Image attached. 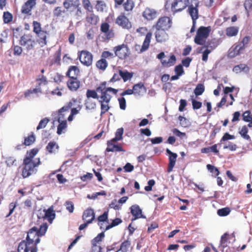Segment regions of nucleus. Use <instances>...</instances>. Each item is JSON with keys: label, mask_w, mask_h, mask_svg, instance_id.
I'll return each mask as SVG.
<instances>
[{"label": "nucleus", "mask_w": 252, "mask_h": 252, "mask_svg": "<svg viewBox=\"0 0 252 252\" xmlns=\"http://www.w3.org/2000/svg\"><path fill=\"white\" fill-rule=\"evenodd\" d=\"M38 152L37 149L34 148L27 152L28 156L24 158L23 160L24 167L22 175L24 178H27L37 172V169L35 168L40 164V159L38 158V160L36 162H33L32 159Z\"/></svg>", "instance_id": "1"}, {"label": "nucleus", "mask_w": 252, "mask_h": 252, "mask_svg": "<svg viewBox=\"0 0 252 252\" xmlns=\"http://www.w3.org/2000/svg\"><path fill=\"white\" fill-rule=\"evenodd\" d=\"M47 228L48 226L46 223L41 225L39 228L35 226L32 227L28 232L26 240L33 247L37 248V245L40 241L39 237L44 235Z\"/></svg>", "instance_id": "2"}, {"label": "nucleus", "mask_w": 252, "mask_h": 252, "mask_svg": "<svg viewBox=\"0 0 252 252\" xmlns=\"http://www.w3.org/2000/svg\"><path fill=\"white\" fill-rule=\"evenodd\" d=\"M105 81L100 83L96 87V91L99 94V100L110 102L113 95L117 94L118 90L111 87H107Z\"/></svg>", "instance_id": "3"}, {"label": "nucleus", "mask_w": 252, "mask_h": 252, "mask_svg": "<svg viewBox=\"0 0 252 252\" xmlns=\"http://www.w3.org/2000/svg\"><path fill=\"white\" fill-rule=\"evenodd\" d=\"M73 102H76V100L75 99H72L71 101L66 103L65 105H64L59 110L58 121L59 123V124L57 127V134L59 135H60L63 132V130H65L67 127L66 120H63L64 117V114H63V113L69 111L70 109L73 106Z\"/></svg>", "instance_id": "4"}, {"label": "nucleus", "mask_w": 252, "mask_h": 252, "mask_svg": "<svg viewBox=\"0 0 252 252\" xmlns=\"http://www.w3.org/2000/svg\"><path fill=\"white\" fill-rule=\"evenodd\" d=\"M33 32L36 36V42H37L41 47H44L47 44V35L48 32L47 31L42 30L41 24L36 21L32 22Z\"/></svg>", "instance_id": "5"}, {"label": "nucleus", "mask_w": 252, "mask_h": 252, "mask_svg": "<svg viewBox=\"0 0 252 252\" xmlns=\"http://www.w3.org/2000/svg\"><path fill=\"white\" fill-rule=\"evenodd\" d=\"M63 6L67 13L71 14L74 13L77 17H81L82 15L80 0H64Z\"/></svg>", "instance_id": "6"}, {"label": "nucleus", "mask_w": 252, "mask_h": 252, "mask_svg": "<svg viewBox=\"0 0 252 252\" xmlns=\"http://www.w3.org/2000/svg\"><path fill=\"white\" fill-rule=\"evenodd\" d=\"M211 31L210 26L208 27H200L196 32V34L194 37V41L197 45H204L206 39L209 36Z\"/></svg>", "instance_id": "7"}, {"label": "nucleus", "mask_w": 252, "mask_h": 252, "mask_svg": "<svg viewBox=\"0 0 252 252\" xmlns=\"http://www.w3.org/2000/svg\"><path fill=\"white\" fill-rule=\"evenodd\" d=\"M19 44L27 52H29L34 49L36 42L31 34L25 33L21 36Z\"/></svg>", "instance_id": "8"}, {"label": "nucleus", "mask_w": 252, "mask_h": 252, "mask_svg": "<svg viewBox=\"0 0 252 252\" xmlns=\"http://www.w3.org/2000/svg\"><path fill=\"white\" fill-rule=\"evenodd\" d=\"M113 51L115 56L121 60H125L130 55V51L129 47L127 44L124 43L114 47L113 48Z\"/></svg>", "instance_id": "9"}, {"label": "nucleus", "mask_w": 252, "mask_h": 252, "mask_svg": "<svg viewBox=\"0 0 252 252\" xmlns=\"http://www.w3.org/2000/svg\"><path fill=\"white\" fill-rule=\"evenodd\" d=\"M114 57L113 53L107 51H103L101 54V59L96 62V67L100 70H105L108 65L106 59H113Z\"/></svg>", "instance_id": "10"}, {"label": "nucleus", "mask_w": 252, "mask_h": 252, "mask_svg": "<svg viewBox=\"0 0 252 252\" xmlns=\"http://www.w3.org/2000/svg\"><path fill=\"white\" fill-rule=\"evenodd\" d=\"M78 57L81 63L86 66H90L93 63V55L87 50H82L78 52Z\"/></svg>", "instance_id": "11"}, {"label": "nucleus", "mask_w": 252, "mask_h": 252, "mask_svg": "<svg viewBox=\"0 0 252 252\" xmlns=\"http://www.w3.org/2000/svg\"><path fill=\"white\" fill-rule=\"evenodd\" d=\"M172 19L167 16L159 18L154 25L155 29L169 30L172 27Z\"/></svg>", "instance_id": "12"}, {"label": "nucleus", "mask_w": 252, "mask_h": 252, "mask_svg": "<svg viewBox=\"0 0 252 252\" xmlns=\"http://www.w3.org/2000/svg\"><path fill=\"white\" fill-rule=\"evenodd\" d=\"M191 0L193 3H191L189 5L187 11L189 14L192 20L193 21H196V20L199 17L198 7L199 1L198 0Z\"/></svg>", "instance_id": "13"}, {"label": "nucleus", "mask_w": 252, "mask_h": 252, "mask_svg": "<svg viewBox=\"0 0 252 252\" xmlns=\"http://www.w3.org/2000/svg\"><path fill=\"white\" fill-rule=\"evenodd\" d=\"M115 23L123 29L128 30L132 28L131 23L124 13L117 17Z\"/></svg>", "instance_id": "14"}, {"label": "nucleus", "mask_w": 252, "mask_h": 252, "mask_svg": "<svg viewBox=\"0 0 252 252\" xmlns=\"http://www.w3.org/2000/svg\"><path fill=\"white\" fill-rule=\"evenodd\" d=\"M152 36V33L151 32H148L146 35L145 38L142 46L139 44L135 45V50L138 53H141L148 50L150 45Z\"/></svg>", "instance_id": "15"}, {"label": "nucleus", "mask_w": 252, "mask_h": 252, "mask_svg": "<svg viewBox=\"0 0 252 252\" xmlns=\"http://www.w3.org/2000/svg\"><path fill=\"white\" fill-rule=\"evenodd\" d=\"M189 5V0H174L171 9L175 12L182 11Z\"/></svg>", "instance_id": "16"}, {"label": "nucleus", "mask_w": 252, "mask_h": 252, "mask_svg": "<svg viewBox=\"0 0 252 252\" xmlns=\"http://www.w3.org/2000/svg\"><path fill=\"white\" fill-rule=\"evenodd\" d=\"M130 213L132 215V218L131 219L132 221L139 219L146 218V217L142 214V210L139 205L137 204L132 205L130 208Z\"/></svg>", "instance_id": "17"}, {"label": "nucleus", "mask_w": 252, "mask_h": 252, "mask_svg": "<svg viewBox=\"0 0 252 252\" xmlns=\"http://www.w3.org/2000/svg\"><path fill=\"white\" fill-rule=\"evenodd\" d=\"M166 152L169 155V163L167 170L168 173H170L173 171L178 156L176 153H173L169 149H166Z\"/></svg>", "instance_id": "18"}, {"label": "nucleus", "mask_w": 252, "mask_h": 252, "mask_svg": "<svg viewBox=\"0 0 252 252\" xmlns=\"http://www.w3.org/2000/svg\"><path fill=\"white\" fill-rule=\"evenodd\" d=\"M231 239H233L234 241L235 240V236L233 234H229L227 233H225L221 236L219 247L222 248V251H223V249L225 248H226L230 243V240Z\"/></svg>", "instance_id": "19"}, {"label": "nucleus", "mask_w": 252, "mask_h": 252, "mask_svg": "<svg viewBox=\"0 0 252 252\" xmlns=\"http://www.w3.org/2000/svg\"><path fill=\"white\" fill-rule=\"evenodd\" d=\"M36 0H28L22 6L21 13L22 14L31 15V11L36 5Z\"/></svg>", "instance_id": "20"}, {"label": "nucleus", "mask_w": 252, "mask_h": 252, "mask_svg": "<svg viewBox=\"0 0 252 252\" xmlns=\"http://www.w3.org/2000/svg\"><path fill=\"white\" fill-rule=\"evenodd\" d=\"M81 82L78 78L68 79L66 82V85L68 89L71 92H76L80 87Z\"/></svg>", "instance_id": "21"}, {"label": "nucleus", "mask_w": 252, "mask_h": 252, "mask_svg": "<svg viewBox=\"0 0 252 252\" xmlns=\"http://www.w3.org/2000/svg\"><path fill=\"white\" fill-rule=\"evenodd\" d=\"M115 142V141H112V139L108 140L107 142V147L106 149V151L108 152H125L121 145H116L114 144Z\"/></svg>", "instance_id": "22"}, {"label": "nucleus", "mask_w": 252, "mask_h": 252, "mask_svg": "<svg viewBox=\"0 0 252 252\" xmlns=\"http://www.w3.org/2000/svg\"><path fill=\"white\" fill-rule=\"evenodd\" d=\"M155 36L156 40L158 42L166 41L168 38V35L166 32L168 30L156 29Z\"/></svg>", "instance_id": "23"}, {"label": "nucleus", "mask_w": 252, "mask_h": 252, "mask_svg": "<svg viewBox=\"0 0 252 252\" xmlns=\"http://www.w3.org/2000/svg\"><path fill=\"white\" fill-rule=\"evenodd\" d=\"M34 247L27 240L22 241L18 247V252H29Z\"/></svg>", "instance_id": "24"}, {"label": "nucleus", "mask_w": 252, "mask_h": 252, "mask_svg": "<svg viewBox=\"0 0 252 252\" xmlns=\"http://www.w3.org/2000/svg\"><path fill=\"white\" fill-rule=\"evenodd\" d=\"M134 94L136 96H142L146 92V88L143 83L140 82L133 86Z\"/></svg>", "instance_id": "25"}, {"label": "nucleus", "mask_w": 252, "mask_h": 252, "mask_svg": "<svg viewBox=\"0 0 252 252\" xmlns=\"http://www.w3.org/2000/svg\"><path fill=\"white\" fill-rule=\"evenodd\" d=\"M95 219L94 211L92 208H88L83 212L82 219L83 220L91 221V223Z\"/></svg>", "instance_id": "26"}, {"label": "nucleus", "mask_w": 252, "mask_h": 252, "mask_svg": "<svg viewBox=\"0 0 252 252\" xmlns=\"http://www.w3.org/2000/svg\"><path fill=\"white\" fill-rule=\"evenodd\" d=\"M79 72L80 70L77 66L72 65L69 67L65 75L68 79L78 78Z\"/></svg>", "instance_id": "27"}, {"label": "nucleus", "mask_w": 252, "mask_h": 252, "mask_svg": "<svg viewBox=\"0 0 252 252\" xmlns=\"http://www.w3.org/2000/svg\"><path fill=\"white\" fill-rule=\"evenodd\" d=\"M157 14L155 10L146 8L143 13V16L148 20H152L156 18Z\"/></svg>", "instance_id": "28"}, {"label": "nucleus", "mask_w": 252, "mask_h": 252, "mask_svg": "<svg viewBox=\"0 0 252 252\" xmlns=\"http://www.w3.org/2000/svg\"><path fill=\"white\" fill-rule=\"evenodd\" d=\"M99 17L94 13L87 14L86 17V21L88 23L92 25H96L99 21Z\"/></svg>", "instance_id": "29"}, {"label": "nucleus", "mask_w": 252, "mask_h": 252, "mask_svg": "<svg viewBox=\"0 0 252 252\" xmlns=\"http://www.w3.org/2000/svg\"><path fill=\"white\" fill-rule=\"evenodd\" d=\"M209 45H204L203 46L201 47L200 48H198V53L201 52L204 48H206V49L202 53V60L204 62H207L208 58V55L211 52L212 50H213L214 48L212 49H209Z\"/></svg>", "instance_id": "30"}, {"label": "nucleus", "mask_w": 252, "mask_h": 252, "mask_svg": "<svg viewBox=\"0 0 252 252\" xmlns=\"http://www.w3.org/2000/svg\"><path fill=\"white\" fill-rule=\"evenodd\" d=\"M55 218V213L52 207H50L47 210H45V213L43 216V219H47L49 222H51Z\"/></svg>", "instance_id": "31"}, {"label": "nucleus", "mask_w": 252, "mask_h": 252, "mask_svg": "<svg viewBox=\"0 0 252 252\" xmlns=\"http://www.w3.org/2000/svg\"><path fill=\"white\" fill-rule=\"evenodd\" d=\"M176 61V58L174 55H172L170 56L168 61L165 60H161V63L162 65L164 67H170L174 65Z\"/></svg>", "instance_id": "32"}, {"label": "nucleus", "mask_w": 252, "mask_h": 252, "mask_svg": "<svg viewBox=\"0 0 252 252\" xmlns=\"http://www.w3.org/2000/svg\"><path fill=\"white\" fill-rule=\"evenodd\" d=\"M119 73L120 76L122 78L124 82L131 79L133 77V73L132 72H129L127 70H119Z\"/></svg>", "instance_id": "33"}, {"label": "nucleus", "mask_w": 252, "mask_h": 252, "mask_svg": "<svg viewBox=\"0 0 252 252\" xmlns=\"http://www.w3.org/2000/svg\"><path fill=\"white\" fill-rule=\"evenodd\" d=\"M58 149L59 146L55 141L50 142L46 147V150L50 154L55 153Z\"/></svg>", "instance_id": "34"}, {"label": "nucleus", "mask_w": 252, "mask_h": 252, "mask_svg": "<svg viewBox=\"0 0 252 252\" xmlns=\"http://www.w3.org/2000/svg\"><path fill=\"white\" fill-rule=\"evenodd\" d=\"M244 50V46H241V44H239L235 45L232 51L230 52L229 54L231 57H234L239 55L241 52Z\"/></svg>", "instance_id": "35"}, {"label": "nucleus", "mask_w": 252, "mask_h": 252, "mask_svg": "<svg viewBox=\"0 0 252 252\" xmlns=\"http://www.w3.org/2000/svg\"><path fill=\"white\" fill-rule=\"evenodd\" d=\"M239 31V29L237 27H229L226 28L225 30L226 35L229 37L236 36Z\"/></svg>", "instance_id": "36"}, {"label": "nucleus", "mask_w": 252, "mask_h": 252, "mask_svg": "<svg viewBox=\"0 0 252 252\" xmlns=\"http://www.w3.org/2000/svg\"><path fill=\"white\" fill-rule=\"evenodd\" d=\"M248 128L246 125L242 126V128L240 129L239 133L240 134L242 137L244 139L248 141H251V139L249 135H248Z\"/></svg>", "instance_id": "37"}, {"label": "nucleus", "mask_w": 252, "mask_h": 252, "mask_svg": "<svg viewBox=\"0 0 252 252\" xmlns=\"http://www.w3.org/2000/svg\"><path fill=\"white\" fill-rule=\"evenodd\" d=\"M130 245V241L128 240H125L122 243L119 249L115 252H127Z\"/></svg>", "instance_id": "38"}, {"label": "nucleus", "mask_w": 252, "mask_h": 252, "mask_svg": "<svg viewBox=\"0 0 252 252\" xmlns=\"http://www.w3.org/2000/svg\"><path fill=\"white\" fill-rule=\"evenodd\" d=\"M98 102L100 104V116H102L110 109V107L109 105V102H106L102 100H98Z\"/></svg>", "instance_id": "39"}, {"label": "nucleus", "mask_w": 252, "mask_h": 252, "mask_svg": "<svg viewBox=\"0 0 252 252\" xmlns=\"http://www.w3.org/2000/svg\"><path fill=\"white\" fill-rule=\"evenodd\" d=\"M61 50L60 49L54 55L53 59L51 61V65L60 64L61 61Z\"/></svg>", "instance_id": "40"}, {"label": "nucleus", "mask_w": 252, "mask_h": 252, "mask_svg": "<svg viewBox=\"0 0 252 252\" xmlns=\"http://www.w3.org/2000/svg\"><path fill=\"white\" fill-rule=\"evenodd\" d=\"M123 7L126 11H131L134 7V3L132 0H127L123 4Z\"/></svg>", "instance_id": "41"}, {"label": "nucleus", "mask_w": 252, "mask_h": 252, "mask_svg": "<svg viewBox=\"0 0 252 252\" xmlns=\"http://www.w3.org/2000/svg\"><path fill=\"white\" fill-rule=\"evenodd\" d=\"M97 93L96 89L95 90L88 89L86 92V96L88 99H90L91 97L94 99H97L99 100V94Z\"/></svg>", "instance_id": "42"}, {"label": "nucleus", "mask_w": 252, "mask_h": 252, "mask_svg": "<svg viewBox=\"0 0 252 252\" xmlns=\"http://www.w3.org/2000/svg\"><path fill=\"white\" fill-rule=\"evenodd\" d=\"M11 50L13 51V54L15 56H21L23 53V49L21 46L19 45H12Z\"/></svg>", "instance_id": "43"}, {"label": "nucleus", "mask_w": 252, "mask_h": 252, "mask_svg": "<svg viewBox=\"0 0 252 252\" xmlns=\"http://www.w3.org/2000/svg\"><path fill=\"white\" fill-rule=\"evenodd\" d=\"M42 90L41 88H35L33 89H29L27 90L24 93V96L25 97H28L30 96L31 94H38V93H41Z\"/></svg>", "instance_id": "44"}, {"label": "nucleus", "mask_w": 252, "mask_h": 252, "mask_svg": "<svg viewBox=\"0 0 252 252\" xmlns=\"http://www.w3.org/2000/svg\"><path fill=\"white\" fill-rule=\"evenodd\" d=\"M205 91V87L203 84H198L194 90V93L196 96L201 95Z\"/></svg>", "instance_id": "45"}, {"label": "nucleus", "mask_w": 252, "mask_h": 252, "mask_svg": "<svg viewBox=\"0 0 252 252\" xmlns=\"http://www.w3.org/2000/svg\"><path fill=\"white\" fill-rule=\"evenodd\" d=\"M13 20L12 14L8 11L3 12V21L4 23L8 24L11 22Z\"/></svg>", "instance_id": "46"}, {"label": "nucleus", "mask_w": 252, "mask_h": 252, "mask_svg": "<svg viewBox=\"0 0 252 252\" xmlns=\"http://www.w3.org/2000/svg\"><path fill=\"white\" fill-rule=\"evenodd\" d=\"M122 222H123V221L120 218H116L112 220L111 224L106 225V227L104 229H105V230H108L114 226L118 225L119 224L121 223Z\"/></svg>", "instance_id": "47"}, {"label": "nucleus", "mask_w": 252, "mask_h": 252, "mask_svg": "<svg viewBox=\"0 0 252 252\" xmlns=\"http://www.w3.org/2000/svg\"><path fill=\"white\" fill-rule=\"evenodd\" d=\"M35 140V136L33 134L29 135L28 137L25 138L23 144L26 146H30L33 144Z\"/></svg>", "instance_id": "48"}, {"label": "nucleus", "mask_w": 252, "mask_h": 252, "mask_svg": "<svg viewBox=\"0 0 252 252\" xmlns=\"http://www.w3.org/2000/svg\"><path fill=\"white\" fill-rule=\"evenodd\" d=\"M85 105L87 109L93 110L96 107V103L91 99L87 98L85 100Z\"/></svg>", "instance_id": "49"}, {"label": "nucleus", "mask_w": 252, "mask_h": 252, "mask_svg": "<svg viewBox=\"0 0 252 252\" xmlns=\"http://www.w3.org/2000/svg\"><path fill=\"white\" fill-rule=\"evenodd\" d=\"M230 209L228 207H225L219 209L217 211V214L219 216L221 217H224L227 216L230 213Z\"/></svg>", "instance_id": "50"}, {"label": "nucleus", "mask_w": 252, "mask_h": 252, "mask_svg": "<svg viewBox=\"0 0 252 252\" xmlns=\"http://www.w3.org/2000/svg\"><path fill=\"white\" fill-rule=\"evenodd\" d=\"M207 168L210 172L214 174L213 175L214 177H216L220 174V171L218 168L211 164H207Z\"/></svg>", "instance_id": "51"}, {"label": "nucleus", "mask_w": 252, "mask_h": 252, "mask_svg": "<svg viewBox=\"0 0 252 252\" xmlns=\"http://www.w3.org/2000/svg\"><path fill=\"white\" fill-rule=\"evenodd\" d=\"M124 133V129L123 128H118L115 133V137L112 139V141L117 142L121 140L123 138L122 136Z\"/></svg>", "instance_id": "52"}, {"label": "nucleus", "mask_w": 252, "mask_h": 252, "mask_svg": "<svg viewBox=\"0 0 252 252\" xmlns=\"http://www.w3.org/2000/svg\"><path fill=\"white\" fill-rule=\"evenodd\" d=\"M82 4L83 7L87 11L91 12L93 11V7L90 0H82Z\"/></svg>", "instance_id": "53"}, {"label": "nucleus", "mask_w": 252, "mask_h": 252, "mask_svg": "<svg viewBox=\"0 0 252 252\" xmlns=\"http://www.w3.org/2000/svg\"><path fill=\"white\" fill-rule=\"evenodd\" d=\"M49 119L47 118H45L42 119L39 122L38 125L36 127V130H38L40 129L45 128L49 123Z\"/></svg>", "instance_id": "54"}, {"label": "nucleus", "mask_w": 252, "mask_h": 252, "mask_svg": "<svg viewBox=\"0 0 252 252\" xmlns=\"http://www.w3.org/2000/svg\"><path fill=\"white\" fill-rule=\"evenodd\" d=\"M104 237V232H102L97 235L96 237H95L92 241L93 246H94V245H97V243H99L101 242L103 238Z\"/></svg>", "instance_id": "55"}, {"label": "nucleus", "mask_w": 252, "mask_h": 252, "mask_svg": "<svg viewBox=\"0 0 252 252\" xmlns=\"http://www.w3.org/2000/svg\"><path fill=\"white\" fill-rule=\"evenodd\" d=\"M109 207L115 210H119L122 208L121 205L119 204L118 202L116 199L113 200L109 204Z\"/></svg>", "instance_id": "56"}, {"label": "nucleus", "mask_w": 252, "mask_h": 252, "mask_svg": "<svg viewBox=\"0 0 252 252\" xmlns=\"http://www.w3.org/2000/svg\"><path fill=\"white\" fill-rule=\"evenodd\" d=\"M106 7V4L103 1L97 0L95 8L98 11H103Z\"/></svg>", "instance_id": "57"}, {"label": "nucleus", "mask_w": 252, "mask_h": 252, "mask_svg": "<svg viewBox=\"0 0 252 252\" xmlns=\"http://www.w3.org/2000/svg\"><path fill=\"white\" fill-rule=\"evenodd\" d=\"M243 120L246 122H249L252 120V115L250 111H246L243 114Z\"/></svg>", "instance_id": "58"}, {"label": "nucleus", "mask_w": 252, "mask_h": 252, "mask_svg": "<svg viewBox=\"0 0 252 252\" xmlns=\"http://www.w3.org/2000/svg\"><path fill=\"white\" fill-rule=\"evenodd\" d=\"M17 205V201L11 202L9 204V212L8 214L6 215V218L9 217L13 213L15 208Z\"/></svg>", "instance_id": "59"}, {"label": "nucleus", "mask_w": 252, "mask_h": 252, "mask_svg": "<svg viewBox=\"0 0 252 252\" xmlns=\"http://www.w3.org/2000/svg\"><path fill=\"white\" fill-rule=\"evenodd\" d=\"M221 129L220 126H218L216 125L213 128V130L210 134V138L212 139H214L216 137V134L220 131Z\"/></svg>", "instance_id": "60"}, {"label": "nucleus", "mask_w": 252, "mask_h": 252, "mask_svg": "<svg viewBox=\"0 0 252 252\" xmlns=\"http://www.w3.org/2000/svg\"><path fill=\"white\" fill-rule=\"evenodd\" d=\"M191 103H192V108L193 110H197L200 109L202 105V103L201 102L197 101L195 100L194 99H191Z\"/></svg>", "instance_id": "61"}, {"label": "nucleus", "mask_w": 252, "mask_h": 252, "mask_svg": "<svg viewBox=\"0 0 252 252\" xmlns=\"http://www.w3.org/2000/svg\"><path fill=\"white\" fill-rule=\"evenodd\" d=\"M120 108L121 109L125 110L126 109V100L124 97H119L118 99Z\"/></svg>", "instance_id": "62"}, {"label": "nucleus", "mask_w": 252, "mask_h": 252, "mask_svg": "<svg viewBox=\"0 0 252 252\" xmlns=\"http://www.w3.org/2000/svg\"><path fill=\"white\" fill-rule=\"evenodd\" d=\"M246 67L247 65L246 64H240L237 65L233 67V71L236 73H238L244 70Z\"/></svg>", "instance_id": "63"}, {"label": "nucleus", "mask_w": 252, "mask_h": 252, "mask_svg": "<svg viewBox=\"0 0 252 252\" xmlns=\"http://www.w3.org/2000/svg\"><path fill=\"white\" fill-rule=\"evenodd\" d=\"M108 212H104L102 215L99 216L97 220L99 222H105V221H108Z\"/></svg>", "instance_id": "64"}]
</instances>
